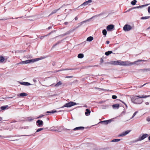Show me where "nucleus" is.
Masks as SVG:
<instances>
[{
	"mask_svg": "<svg viewBox=\"0 0 150 150\" xmlns=\"http://www.w3.org/2000/svg\"><path fill=\"white\" fill-rule=\"evenodd\" d=\"M146 60H142V59H139L137 61H135L133 62H130L129 61V64H130V65L134 64H136L137 65H139L140 64L139 63V62H146Z\"/></svg>",
	"mask_w": 150,
	"mask_h": 150,
	"instance_id": "0eeeda50",
	"label": "nucleus"
},
{
	"mask_svg": "<svg viewBox=\"0 0 150 150\" xmlns=\"http://www.w3.org/2000/svg\"><path fill=\"white\" fill-rule=\"evenodd\" d=\"M146 83H145L143 85L141 86H138L137 87H138V88H141L144 85H146Z\"/></svg>",
	"mask_w": 150,
	"mask_h": 150,
	"instance_id": "49530a36",
	"label": "nucleus"
},
{
	"mask_svg": "<svg viewBox=\"0 0 150 150\" xmlns=\"http://www.w3.org/2000/svg\"><path fill=\"white\" fill-rule=\"evenodd\" d=\"M137 2V1L136 0H133L131 2V4L132 5H134L136 4Z\"/></svg>",
	"mask_w": 150,
	"mask_h": 150,
	"instance_id": "f704fd0d",
	"label": "nucleus"
},
{
	"mask_svg": "<svg viewBox=\"0 0 150 150\" xmlns=\"http://www.w3.org/2000/svg\"><path fill=\"white\" fill-rule=\"evenodd\" d=\"M7 19H8V18H4L3 19H1V20H6Z\"/></svg>",
	"mask_w": 150,
	"mask_h": 150,
	"instance_id": "603ef678",
	"label": "nucleus"
},
{
	"mask_svg": "<svg viewBox=\"0 0 150 150\" xmlns=\"http://www.w3.org/2000/svg\"><path fill=\"white\" fill-rule=\"evenodd\" d=\"M118 61H113L112 62V64L114 65H117Z\"/></svg>",
	"mask_w": 150,
	"mask_h": 150,
	"instance_id": "4c0bfd02",
	"label": "nucleus"
},
{
	"mask_svg": "<svg viewBox=\"0 0 150 150\" xmlns=\"http://www.w3.org/2000/svg\"><path fill=\"white\" fill-rule=\"evenodd\" d=\"M28 94L25 93H22L20 94L19 96L21 97H23L24 96H26Z\"/></svg>",
	"mask_w": 150,
	"mask_h": 150,
	"instance_id": "393cba45",
	"label": "nucleus"
},
{
	"mask_svg": "<svg viewBox=\"0 0 150 150\" xmlns=\"http://www.w3.org/2000/svg\"><path fill=\"white\" fill-rule=\"evenodd\" d=\"M132 27L129 25L126 24L123 27V29L125 31H128L132 29Z\"/></svg>",
	"mask_w": 150,
	"mask_h": 150,
	"instance_id": "423d86ee",
	"label": "nucleus"
},
{
	"mask_svg": "<svg viewBox=\"0 0 150 150\" xmlns=\"http://www.w3.org/2000/svg\"><path fill=\"white\" fill-rule=\"evenodd\" d=\"M62 84V83L60 81H59L57 82L55 85V86L58 87L60 85H61Z\"/></svg>",
	"mask_w": 150,
	"mask_h": 150,
	"instance_id": "bb28decb",
	"label": "nucleus"
},
{
	"mask_svg": "<svg viewBox=\"0 0 150 150\" xmlns=\"http://www.w3.org/2000/svg\"><path fill=\"white\" fill-rule=\"evenodd\" d=\"M52 28V26H49V27H48V30H50V29H51Z\"/></svg>",
	"mask_w": 150,
	"mask_h": 150,
	"instance_id": "052dcab7",
	"label": "nucleus"
},
{
	"mask_svg": "<svg viewBox=\"0 0 150 150\" xmlns=\"http://www.w3.org/2000/svg\"><path fill=\"white\" fill-rule=\"evenodd\" d=\"M112 53V51H108L105 52V54L106 55L108 56Z\"/></svg>",
	"mask_w": 150,
	"mask_h": 150,
	"instance_id": "5701e85b",
	"label": "nucleus"
},
{
	"mask_svg": "<svg viewBox=\"0 0 150 150\" xmlns=\"http://www.w3.org/2000/svg\"><path fill=\"white\" fill-rule=\"evenodd\" d=\"M36 125L38 127H42L43 125V122L42 120H38L36 122Z\"/></svg>",
	"mask_w": 150,
	"mask_h": 150,
	"instance_id": "1a4fd4ad",
	"label": "nucleus"
},
{
	"mask_svg": "<svg viewBox=\"0 0 150 150\" xmlns=\"http://www.w3.org/2000/svg\"><path fill=\"white\" fill-rule=\"evenodd\" d=\"M60 9V8H58V9H57V10H53L50 13V15H51L53 14L56 13L58 10H59Z\"/></svg>",
	"mask_w": 150,
	"mask_h": 150,
	"instance_id": "cd10ccee",
	"label": "nucleus"
},
{
	"mask_svg": "<svg viewBox=\"0 0 150 150\" xmlns=\"http://www.w3.org/2000/svg\"><path fill=\"white\" fill-rule=\"evenodd\" d=\"M28 119L26 120V121L30 122L33 120V119L31 117H29L28 118Z\"/></svg>",
	"mask_w": 150,
	"mask_h": 150,
	"instance_id": "473e14b6",
	"label": "nucleus"
},
{
	"mask_svg": "<svg viewBox=\"0 0 150 150\" xmlns=\"http://www.w3.org/2000/svg\"><path fill=\"white\" fill-rule=\"evenodd\" d=\"M91 112V111L89 109H86V112H85V114L86 116H88L90 115Z\"/></svg>",
	"mask_w": 150,
	"mask_h": 150,
	"instance_id": "dca6fc26",
	"label": "nucleus"
},
{
	"mask_svg": "<svg viewBox=\"0 0 150 150\" xmlns=\"http://www.w3.org/2000/svg\"><path fill=\"white\" fill-rule=\"evenodd\" d=\"M75 69H74V68H66V69H61V70H58V71H65V70H74Z\"/></svg>",
	"mask_w": 150,
	"mask_h": 150,
	"instance_id": "412c9836",
	"label": "nucleus"
},
{
	"mask_svg": "<svg viewBox=\"0 0 150 150\" xmlns=\"http://www.w3.org/2000/svg\"><path fill=\"white\" fill-rule=\"evenodd\" d=\"M148 139L150 141V136L148 137Z\"/></svg>",
	"mask_w": 150,
	"mask_h": 150,
	"instance_id": "774afa93",
	"label": "nucleus"
},
{
	"mask_svg": "<svg viewBox=\"0 0 150 150\" xmlns=\"http://www.w3.org/2000/svg\"><path fill=\"white\" fill-rule=\"evenodd\" d=\"M120 107V105L118 103L112 105V107L114 109H118Z\"/></svg>",
	"mask_w": 150,
	"mask_h": 150,
	"instance_id": "f3484780",
	"label": "nucleus"
},
{
	"mask_svg": "<svg viewBox=\"0 0 150 150\" xmlns=\"http://www.w3.org/2000/svg\"><path fill=\"white\" fill-rule=\"evenodd\" d=\"M19 83L21 85H23L25 86H29L31 85V84L28 82H23V81H19Z\"/></svg>",
	"mask_w": 150,
	"mask_h": 150,
	"instance_id": "4468645a",
	"label": "nucleus"
},
{
	"mask_svg": "<svg viewBox=\"0 0 150 150\" xmlns=\"http://www.w3.org/2000/svg\"><path fill=\"white\" fill-rule=\"evenodd\" d=\"M34 59H28L25 61H22L19 63V64H27L30 63H33L34 62Z\"/></svg>",
	"mask_w": 150,
	"mask_h": 150,
	"instance_id": "39448f33",
	"label": "nucleus"
},
{
	"mask_svg": "<svg viewBox=\"0 0 150 150\" xmlns=\"http://www.w3.org/2000/svg\"><path fill=\"white\" fill-rule=\"evenodd\" d=\"M113 119H111L110 120H106L102 121L98 123H101L103 125H106L108 123H110L112 121H113Z\"/></svg>",
	"mask_w": 150,
	"mask_h": 150,
	"instance_id": "6e6552de",
	"label": "nucleus"
},
{
	"mask_svg": "<svg viewBox=\"0 0 150 150\" xmlns=\"http://www.w3.org/2000/svg\"><path fill=\"white\" fill-rule=\"evenodd\" d=\"M65 131L71 130V131L68 132V133L69 134H72L73 135L77 134L75 133V132H74V130H73V129L71 130V129H67V128H65Z\"/></svg>",
	"mask_w": 150,
	"mask_h": 150,
	"instance_id": "2eb2a0df",
	"label": "nucleus"
},
{
	"mask_svg": "<svg viewBox=\"0 0 150 150\" xmlns=\"http://www.w3.org/2000/svg\"><path fill=\"white\" fill-rule=\"evenodd\" d=\"M125 114V111H122V113H121V114Z\"/></svg>",
	"mask_w": 150,
	"mask_h": 150,
	"instance_id": "338daca9",
	"label": "nucleus"
},
{
	"mask_svg": "<svg viewBox=\"0 0 150 150\" xmlns=\"http://www.w3.org/2000/svg\"><path fill=\"white\" fill-rule=\"evenodd\" d=\"M71 32V31H67L66 33L67 35L69 34Z\"/></svg>",
	"mask_w": 150,
	"mask_h": 150,
	"instance_id": "c03bdc74",
	"label": "nucleus"
},
{
	"mask_svg": "<svg viewBox=\"0 0 150 150\" xmlns=\"http://www.w3.org/2000/svg\"><path fill=\"white\" fill-rule=\"evenodd\" d=\"M150 17V16H144L141 17V19L142 20L148 19Z\"/></svg>",
	"mask_w": 150,
	"mask_h": 150,
	"instance_id": "72a5a7b5",
	"label": "nucleus"
},
{
	"mask_svg": "<svg viewBox=\"0 0 150 150\" xmlns=\"http://www.w3.org/2000/svg\"><path fill=\"white\" fill-rule=\"evenodd\" d=\"M100 15H101V14H98V15H96L95 16H93L91 18H89V19H87V20H85V21H83L81 22L80 23H79L78 24H79V25H78V27H79V26H81L84 23H86L87 22L89 21L91 19L93 18V17H98V16H100Z\"/></svg>",
	"mask_w": 150,
	"mask_h": 150,
	"instance_id": "20e7f679",
	"label": "nucleus"
},
{
	"mask_svg": "<svg viewBox=\"0 0 150 150\" xmlns=\"http://www.w3.org/2000/svg\"><path fill=\"white\" fill-rule=\"evenodd\" d=\"M148 11L149 13H150V6H149L148 8Z\"/></svg>",
	"mask_w": 150,
	"mask_h": 150,
	"instance_id": "de8ad7c7",
	"label": "nucleus"
},
{
	"mask_svg": "<svg viewBox=\"0 0 150 150\" xmlns=\"http://www.w3.org/2000/svg\"><path fill=\"white\" fill-rule=\"evenodd\" d=\"M4 60V58L3 56L0 57V62H3Z\"/></svg>",
	"mask_w": 150,
	"mask_h": 150,
	"instance_id": "c9c22d12",
	"label": "nucleus"
},
{
	"mask_svg": "<svg viewBox=\"0 0 150 150\" xmlns=\"http://www.w3.org/2000/svg\"><path fill=\"white\" fill-rule=\"evenodd\" d=\"M84 128V127H79L74 128V129H73V130H79L81 129H83Z\"/></svg>",
	"mask_w": 150,
	"mask_h": 150,
	"instance_id": "6ab92c4d",
	"label": "nucleus"
},
{
	"mask_svg": "<svg viewBox=\"0 0 150 150\" xmlns=\"http://www.w3.org/2000/svg\"><path fill=\"white\" fill-rule=\"evenodd\" d=\"M142 70L143 71H150V68H148V69L145 68V69H143Z\"/></svg>",
	"mask_w": 150,
	"mask_h": 150,
	"instance_id": "e433bc0d",
	"label": "nucleus"
},
{
	"mask_svg": "<svg viewBox=\"0 0 150 150\" xmlns=\"http://www.w3.org/2000/svg\"><path fill=\"white\" fill-rule=\"evenodd\" d=\"M147 120L148 121V122H149L150 121V117H148L147 118Z\"/></svg>",
	"mask_w": 150,
	"mask_h": 150,
	"instance_id": "5fc2aeb1",
	"label": "nucleus"
},
{
	"mask_svg": "<svg viewBox=\"0 0 150 150\" xmlns=\"http://www.w3.org/2000/svg\"><path fill=\"white\" fill-rule=\"evenodd\" d=\"M62 40L58 41L57 43H56L52 47V48H54L57 45L59 44L60 43H61V42H62Z\"/></svg>",
	"mask_w": 150,
	"mask_h": 150,
	"instance_id": "a878e982",
	"label": "nucleus"
},
{
	"mask_svg": "<svg viewBox=\"0 0 150 150\" xmlns=\"http://www.w3.org/2000/svg\"><path fill=\"white\" fill-rule=\"evenodd\" d=\"M43 129H44L42 128H41L38 129H37L36 132H39L42 130H43Z\"/></svg>",
	"mask_w": 150,
	"mask_h": 150,
	"instance_id": "58836bf2",
	"label": "nucleus"
},
{
	"mask_svg": "<svg viewBox=\"0 0 150 150\" xmlns=\"http://www.w3.org/2000/svg\"><path fill=\"white\" fill-rule=\"evenodd\" d=\"M145 104L146 105H148L149 104V103L148 102H146L145 103Z\"/></svg>",
	"mask_w": 150,
	"mask_h": 150,
	"instance_id": "4d7b16f0",
	"label": "nucleus"
},
{
	"mask_svg": "<svg viewBox=\"0 0 150 150\" xmlns=\"http://www.w3.org/2000/svg\"><path fill=\"white\" fill-rule=\"evenodd\" d=\"M150 95L148 96H135L134 97L131 98V101L133 103L135 104H141L143 102L142 99L141 98H146L147 97H150Z\"/></svg>",
	"mask_w": 150,
	"mask_h": 150,
	"instance_id": "f257e3e1",
	"label": "nucleus"
},
{
	"mask_svg": "<svg viewBox=\"0 0 150 150\" xmlns=\"http://www.w3.org/2000/svg\"><path fill=\"white\" fill-rule=\"evenodd\" d=\"M47 35H45L42 36L40 37V39H43L45 37L47 36Z\"/></svg>",
	"mask_w": 150,
	"mask_h": 150,
	"instance_id": "37998d69",
	"label": "nucleus"
},
{
	"mask_svg": "<svg viewBox=\"0 0 150 150\" xmlns=\"http://www.w3.org/2000/svg\"><path fill=\"white\" fill-rule=\"evenodd\" d=\"M93 39V38L92 36H89L88 37L86 41H87L91 42L92 41Z\"/></svg>",
	"mask_w": 150,
	"mask_h": 150,
	"instance_id": "4be33fe9",
	"label": "nucleus"
},
{
	"mask_svg": "<svg viewBox=\"0 0 150 150\" xmlns=\"http://www.w3.org/2000/svg\"><path fill=\"white\" fill-rule=\"evenodd\" d=\"M78 104H76V103L73 102L72 101H70L69 102L66 103L64 105L60 108H63L65 107H71V106L75 105Z\"/></svg>",
	"mask_w": 150,
	"mask_h": 150,
	"instance_id": "f03ea898",
	"label": "nucleus"
},
{
	"mask_svg": "<svg viewBox=\"0 0 150 150\" xmlns=\"http://www.w3.org/2000/svg\"><path fill=\"white\" fill-rule=\"evenodd\" d=\"M150 4H145V5H142L141 6H138V8H141L143 7H145L146 6H147Z\"/></svg>",
	"mask_w": 150,
	"mask_h": 150,
	"instance_id": "c85d7f7f",
	"label": "nucleus"
},
{
	"mask_svg": "<svg viewBox=\"0 0 150 150\" xmlns=\"http://www.w3.org/2000/svg\"><path fill=\"white\" fill-rule=\"evenodd\" d=\"M45 58V57H41L40 58H35L34 59V62H35L38 60L44 59Z\"/></svg>",
	"mask_w": 150,
	"mask_h": 150,
	"instance_id": "a211bd4d",
	"label": "nucleus"
},
{
	"mask_svg": "<svg viewBox=\"0 0 150 150\" xmlns=\"http://www.w3.org/2000/svg\"><path fill=\"white\" fill-rule=\"evenodd\" d=\"M8 107V105H5L2 106L1 107V110H4Z\"/></svg>",
	"mask_w": 150,
	"mask_h": 150,
	"instance_id": "2f4dec72",
	"label": "nucleus"
},
{
	"mask_svg": "<svg viewBox=\"0 0 150 150\" xmlns=\"http://www.w3.org/2000/svg\"><path fill=\"white\" fill-rule=\"evenodd\" d=\"M114 25L112 24H110L108 25L106 29L108 31H111L114 28Z\"/></svg>",
	"mask_w": 150,
	"mask_h": 150,
	"instance_id": "f8f14e48",
	"label": "nucleus"
},
{
	"mask_svg": "<svg viewBox=\"0 0 150 150\" xmlns=\"http://www.w3.org/2000/svg\"><path fill=\"white\" fill-rule=\"evenodd\" d=\"M120 100V101L122 102L125 105V106L126 107V108H127V105H126V103H125L124 102L122 101L121 100Z\"/></svg>",
	"mask_w": 150,
	"mask_h": 150,
	"instance_id": "09e8293b",
	"label": "nucleus"
},
{
	"mask_svg": "<svg viewBox=\"0 0 150 150\" xmlns=\"http://www.w3.org/2000/svg\"><path fill=\"white\" fill-rule=\"evenodd\" d=\"M134 9V8H133V7L131 8L129 10V11H130V10H131L132 9Z\"/></svg>",
	"mask_w": 150,
	"mask_h": 150,
	"instance_id": "69168bd1",
	"label": "nucleus"
},
{
	"mask_svg": "<svg viewBox=\"0 0 150 150\" xmlns=\"http://www.w3.org/2000/svg\"><path fill=\"white\" fill-rule=\"evenodd\" d=\"M33 81L35 82V83L36 82V80L35 79H33Z\"/></svg>",
	"mask_w": 150,
	"mask_h": 150,
	"instance_id": "680f3d73",
	"label": "nucleus"
},
{
	"mask_svg": "<svg viewBox=\"0 0 150 150\" xmlns=\"http://www.w3.org/2000/svg\"><path fill=\"white\" fill-rule=\"evenodd\" d=\"M74 19L75 20H76V21L78 20V17H77V16H76L75 18H74Z\"/></svg>",
	"mask_w": 150,
	"mask_h": 150,
	"instance_id": "13d9d810",
	"label": "nucleus"
},
{
	"mask_svg": "<svg viewBox=\"0 0 150 150\" xmlns=\"http://www.w3.org/2000/svg\"><path fill=\"white\" fill-rule=\"evenodd\" d=\"M58 111L56 110H53L51 111H47L46 112V113H50V114H52L54 113L55 112H57Z\"/></svg>",
	"mask_w": 150,
	"mask_h": 150,
	"instance_id": "aec40b11",
	"label": "nucleus"
},
{
	"mask_svg": "<svg viewBox=\"0 0 150 150\" xmlns=\"http://www.w3.org/2000/svg\"><path fill=\"white\" fill-rule=\"evenodd\" d=\"M92 0H88L86 1H85L84 3H83L81 6H85L87 5H90L91 4V3L92 2Z\"/></svg>",
	"mask_w": 150,
	"mask_h": 150,
	"instance_id": "9b49d317",
	"label": "nucleus"
},
{
	"mask_svg": "<svg viewBox=\"0 0 150 150\" xmlns=\"http://www.w3.org/2000/svg\"><path fill=\"white\" fill-rule=\"evenodd\" d=\"M138 112L137 111H136L135 112H134V113L133 114V115L131 118H133V117H134L135 116V115H136V114H137V113Z\"/></svg>",
	"mask_w": 150,
	"mask_h": 150,
	"instance_id": "a19ab883",
	"label": "nucleus"
},
{
	"mask_svg": "<svg viewBox=\"0 0 150 150\" xmlns=\"http://www.w3.org/2000/svg\"><path fill=\"white\" fill-rule=\"evenodd\" d=\"M32 135H21L20 136H18L19 137H20V136H30Z\"/></svg>",
	"mask_w": 150,
	"mask_h": 150,
	"instance_id": "864d4df0",
	"label": "nucleus"
},
{
	"mask_svg": "<svg viewBox=\"0 0 150 150\" xmlns=\"http://www.w3.org/2000/svg\"><path fill=\"white\" fill-rule=\"evenodd\" d=\"M84 57V55L83 54H81V53H80L78 55V58H82Z\"/></svg>",
	"mask_w": 150,
	"mask_h": 150,
	"instance_id": "b1692460",
	"label": "nucleus"
},
{
	"mask_svg": "<svg viewBox=\"0 0 150 150\" xmlns=\"http://www.w3.org/2000/svg\"><path fill=\"white\" fill-rule=\"evenodd\" d=\"M120 139H115L112 140L111 142H118L120 140Z\"/></svg>",
	"mask_w": 150,
	"mask_h": 150,
	"instance_id": "7c9ffc66",
	"label": "nucleus"
},
{
	"mask_svg": "<svg viewBox=\"0 0 150 150\" xmlns=\"http://www.w3.org/2000/svg\"><path fill=\"white\" fill-rule=\"evenodd\" d=\"M102 33L103 35H104L105 36L107 33L106 30L105 29L103 30L102 31Z\"/></svg>",
	"mask_w": 150,
	"mask_h": 150,
	"instance_id": "c756f323",
	"label": "nucleus"
},
{
	"mask_svg": "<svg viewBox=\"0 0 150 150\" xmlns=\"http://www.w3.org/2000/svg\"><path fill=\"white\" fill-rule=\"evenodd\" d=\"M129 61H123L121 60L118 61L117 65L120 66H130Z\"/></svg>",
	"mask_w": 150,
	"mask_h": 150,
	"instance_id": "7ed1b4c3",
	"label": "nucleus"
},
{
	"mask_svg": "<svg viewBox=\"0 0 150 150\" xmlns=\"http://www.w3.org/2000/svg\"><path fill=\"white\" fill-rule=\"evenodd\" d=\"M130 132V130H127L125 131V132H123L121 134H120L119 135V137H123L125 136L127 134Z\"/></svg>",
	"mask_w": 150,
	"mask_h": 150,
	"instance_id": "ddd939ff",
	"label": "nucleus"
},
{
	"mask_svg": "<svg viewBox=\"0 0 150 150\" xmlns=\"http://www.w3.org/2000/svg\"><path fill=\"white\" fill-rule=\"evenodd\" d=\"M73 77V76H67L65 77V78H72Z\"/></svg>",
	"mask_w": 150,
	"mask_h": 150,
	"instance_id": "a18cd8bd",
	"label": "nucleus"
},
{
	"mask_svg": "<svg viewBox=\"0 0 150 150\" xmlns=\"http://www.w3.org/2000/svg\"><path fill=\"white\" fill-rule=\"evenodd\" d=\"M68 22H64V25H67L68 24Z\"/></svg>",
	"mask_w": 150,
	"mask_h": 150,
	"instance_id": "6e6d98bb",
	"label": "nucleus"
},
{
	"mask_svg": "<svg viewBox=\"0 0 150 150\" xmlns=\"http://www.w3.org/2000/svg\"><path fill=\"white\" fill-rule=\"evenodd\" d=\"M138 6H136V7H133V8H134V9H136V8H138Z\"/></svg>",
	"mask_w": 150,
	"mask_h": 150,
	"instance_id": "e2e57ef3",
	"label": "nucleus"
},
{
	"mask_svg": "<svg viewBox=\"0 0 150 150\" xmlns=\"http://www.w3.org/2000/svg\"><path fill=\"white\" fill-rule=\"evenodd\" d=\"M100 64H102L103 62V60L102 58H101L100 61Z\"/></svg>",
	"mask_w": 150,
	"mask_h": 150,
	"instance_id": "3c124183",
	"label": "nucleus"
},
{
	"mask_svg": "<svg viewBox=\"0 0 150 150\" xmlns=\"http://www.w3.org/2000/svg\"><path fill=\"white\" fill-rule=\"evenodd\" d=\"M109 43H110V42L109 41L107 40L106 41V43L107 44H109Z\"/></svg>",
	"mask_w": 150,
	"mask_h": 150,
	"instance_id": "bf43d9fd",
	"label": "nucleus"
},
{
	"mask_svg": "<svg viewBox=\"0 0 150 150\" xmlns=\"http://www.w3.org/2000/svg\"><path fill=\"white\" fill-rule=\"evenodd\" d=\"M66 35V33H64V34H62V36H65V35Z\"/></svg>",
	"mask_w": 150,
	"mask_h": 150,
	"instance_id": "0e129e2a",
	"label": "nucleus"
},
{
	"mask_svg": "<svg viewBox=\"0 0 150 150\" xmlns=\"http://www.w3.org/2000/svg\"><path fill=\"white\" fill-rule=\"evenodd\" d=\"M120 100V101L122 102L125 105V106L126 107V108H127V105H126V103H125L124 102L122 101L121 100Z\"/></svg>",
	"mask_w": 150,
	"mask_h": 150,
	"instance_id": "8fccbe9b",
	"label": "nucleus"
},
{
	"mask_svg": "<svg viewBox=\"0 0 150 150\" xmlns=\"http://www.w3.org/2000/svg\"><path fill=\"white\" fill-rule=\"evenodd\" d=\"M44 116V115H39L38 117H37L36 118V119H39L40 118L43 117Z\"/></svg>",
	"mask_w": 150,
	"mask_h": 150,
	"instance_id": "79ce46f5",
	"label": "nucleus"
},
{
	"mask_svg": "<svg viewBox=\"0 0 150 150\" xmlns=\"http://www.w3.org/2000/svg\"><path fill=\"white\" fill-rule=\"evenodd\" d=\"M112 98L113 99H116L117 98V97L115 95H113L112 96Z\"/></svg>",
	"mask_w": 150,
	"mask_h": 150,
	"instance_id": "ea45409f",
	"label": "nucleus"
},
{
	"mask_svg": "<svg viewBox=\"0 0 150 150\" xmlns=\"http://www.w3.org/2000/svg\"><path fill=\"white\" fill-rule=\"evenodd\" d=\"M149 135L147 134H144L141 137H139L138 141H141L143 140L145 138H146Z\"/></svg>",
	"mask_w": 150,
	"mask_h": 150,
	"instance_id": "9d476101",
	"label": "nucleus"
}]
</instances>
